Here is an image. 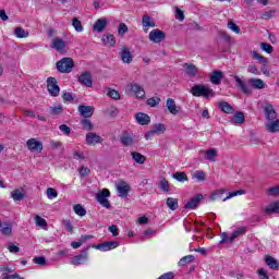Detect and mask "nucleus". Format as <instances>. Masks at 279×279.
Wrapping results in <instances>:
<instances>
[{
  "instance_id": "1",
  "label": "nucleus",
  "mask_w": 279,
  "mask_h": 279,
  "mask_svg": "<svg viewBox=\"0 0 279 279\" xmlns=\"http://www.w3.org/2000/svg\"><path fill=\"white\" fill-rule=\"evenodd\" d=\"M191 93L194 97H204L205 99H208V97H215V90H213L208 85H194L191 88Z\"/></svg>"
},
{
  "instance_id": "2",
  "label": "nucleus",
  "mask_w": 279,
  "mask_h": 279,
  "mask_svg": "<svg viewBox=\"0 0 279 279\" xmlns=\"http://www.w3.org/2000/svg\"><path fill=\"white\" fill-rule=\"evenodd\" d=\"M73 66H75V61L69 57H64L57 62V71H59V73H71Z\"/></svg>"
},
{
  "instance_id": "3",
  "label": "nucleus",
  "mask_w": 279,
  "mask_h": 279,
  "mask_svg": "<svg viewBox=\"0 0 279 279\" xmlns=\"http://www.w3.org/2000/svg\"><path fill=\"white\" fill-rule=\"evenodd\" d=\"M243 234H245V227H241L239 229H236L235 231H233L231 233V236L229 238L228 233L223 232L221 234V241L219 242V244H223V243H232L234 241V239H239V236H243Z\"/></svg>"
},
{
  "instance_id": "4",
  "label": "nucleus",
  "mask_w": 279,
  "mask_h": 279,
  "mask_svg": "<svg viewBox=\"0 0 279 279\" xmlns=\"http://www.w3.org/2000/svg\"><path fill=\"white\" fill-rule=\"evenodd\" d=\"M47 88L51 97H58L60 95V86H58V80L56 77L50 76L47 78Z\"/></svg>"
},
{
  "instance_id": "5",
  "label": "nucleus",
  "mask_w": 279,
  "mask_h": 279,
  "mask_svg": "<svg viewBox=\"0 0 279 279\" xmlns=\"http://www.w3.org/2000/svg\"><path fill=\"white\" fill-rule=\"evenodd\" d=\"M106 197H110V190H108V189L101 190L96 195V199H97L98 204H100V206H102L104 208H110V201H108V198H106Z\"/></svg>"
},
{
  "instance_id": "6",
  "label": "nucleus",
  "mask_w": 279,
  "mask_h": 279,
  "mask_svg": "<svg viewBox=\"0 0 279 279\" xmlns=\"http://www.w3.org/2000/svg\"><path fill=\"white\" fill-rule=\"evenodd\" d=\"M119 242L117 241H107L100 244H94V250H100V252H110V250H117Z\"/></svg>"
},
{
  "instance_id": "7",
  "label": "nucleus",
  "mask_w": 279,
  "mask_h": 279,
  "mask_svg": "<svg viewBox=\"0 0 279 279\" xmlns=\"http://www.w3.org/2000/svg\"><path fill=\"white\" fill-rule=\"evenodd\" d=\"M148 38H149L150 43L158 44V43H162V40H165V38H167V34H165V32H162L158 28H155L149 33Z\"/></svg>"
},
{
  "instance_id": "8",
  "label": "nucleus",
  "mask_w": 279,
  "mask_h": 279,
  "mask_svg": "<svg viewBox=\"0 0 279 279\" xmlns=\"http://www.w3.org/2000/svg\"><path fill=\"white\" fill-rule=\"evenodd\" d=\"M202 199H204V195L196 194L184 205L185 210H195V208H197V206H199L202 203Z\"/></svg>"
},
{
  "instance_id": "9",
  "label": "nucleus",
  "mask_w": 279,
  "mask_h": 279,
  "mask_svg": "<svg viewBox=\"0 0 279 279\" xmlns=\"http://www.w3.org/2000/svg\"><path fill=\"white\" fill-rule=\"evenodd\" d=\"M128 88L137 97V99H143L145 97V89L137 83H131Z\"/></svg>"
},
{
  "instance_id": "10",
  "label": "nucleus",
  "mask_w": 279,
  "mask_h": 279,
  "mask_svg": "<svg viewBox=\"0 0 279 279\" xmlns=\"http://www.w3.org/2000/svg\"><path fill=\"white\" fill-rule=\"evenodd\" d=\"M120 58L124 64H131L132 60H134V56H132V52L128 46L122 47Z\"/></svg>"
},
{
  "instance_id": "11",
  "label": "nucleus",
  "mask_w": 279,
  "mask_h": 279,
  "mask_svg": "<svg viewBox=\"0 0 279 279\" xmlns=\"http://www.w3.org/2000/svg\"><path fill=\"white\" fill-rule=\"evenodd\" d=\"M88 260V247L83 248L80 255L73 257L71 264L72 265H82V263H86Z\"/></svg>"
},
{
  "instance_id": "12",
  "label": "nucleus",
  "mask_w": 279,
  "mask_h": 279,
  "mask_svg": "<svg viewBox=\"0 0 279 279\" xmlns=\"http://www.w3.org/2000/svg\"><path fill=\"white\" fill-rule=\"evenodd\" d=\"M78 112L83 119H90L95 113V107L81 105L78 106Z\"/></svg>"
},
{
  "instance_id": "13",
  "label": "nucleus",
  "mask_w": 279,
  "mask_h": 279,
  "mask_svg": "<svg viewBox=\"0 0 279 279\" xmlns=\"http://www.w3.org/2000/svg\"><path fill=\"white\" fill-rule=\"evenodd\" d=\"M26 147L29 151H43V142L37 141L36 138H29L26 142Z\"/></svg>"
},
{
  "instance_id": "14",
  "label": "nucleus",
  "mask_w": 279,
  "mask_h": 279,
  "mask_svg": "<svg viewBox=\"0 0 279 279\" xmlns=\"http://www.w3.org/2000/svg\"><path fill=\"white\" fill-rule=\"evenodd\" d=\"M233 80L235 81L238 88H240L244 95H252V89L247 86L245 81L241 80L238 75H234Z\"/></svg>"
},
{
  "instance_id": "15",
  "label": "nucleus",
  "mask_w": 279,
  "mask_h": 279,
  "mask_svg": "<svg viewBox=\"0 0 279 279\" xmlns=\"http://www.w3.org/2000/svg\"><path fill=\"white\" fill-rule=\"evenodd\" d=\"M78 82H81L83 86L90 88L93 87V75L90 74V72H84L78 76Z\"/></svg>"
},
{
  "instance_id": "16",
  "label": "nucleus",
  "mask_w": 279,
  "mask_h": 279,
  "mask_svg": "<svg viewBox=\"0 0 279 279\" xmlns=\"http://www.w3.org/2000/svg\"><path fill=\"white\" fill-rule=\"evenodd\" d=\"M51 48L56 49V51L62 52L66 48V41L60 37H54L52 39Z\"/></svg>"
},
{
  "instance_id": "17",
  "label": "nucleus",
  "mask_w": 279,
  "mask_h": 279,
  "mask_svg": "<svg viewBox=\"0 0 279 279\" xmlns=\"http://www.w3.org/2000/svg\"><path fill=\"white\" fill-rule=\"evenodd\" d=\"M120 143L124 147H130L134 145V136H132V134H130L128 131H124L122 132V136L120 137Z\"/></svg>"
},
{
  "instance_id": "18",
  "label": "nucleus",
  "mask_w": 279,
  "mask_h": 279,
  "mask_svg": "<svg viewBox=\"0 0 279 279\" xmlns=\"http://www.w3.org/2000/svg\"><path fill=\"white\" fill-rule=\"evenodd\" d=\"M264 112L268 121H275V119L278 117V113H276V109H274V105L271 104H266Z\"/></svg>"
},
{
  "instance_id": "19",
  "label": "nucleus",
  "mask_w": 279,
  "mask_h": 279,
  "mask_svg": "<svg viewBox=\"0 0 279 279\" xmlns=\"http://www.w3.org/2000/svg\"><path fill=\"white\" fill-rule=\"evenodd\" d=\"M86 143L87 145H97L99 143H104V138L97 135V133L89 132L86 134Z\"/></svg>"
},
{
  "instance_id": "20",
  "label": "nucleus",
  "mask_w": 279,
  "mask_h": 279,
  "mask_svg": "<svg viewBox=\"0 0 279 279\" xmlns=\"http://www.w3.org/2000/svg\"><path fill=\"white\" fill-rule=\"evenodd\" d=\"M142 25H143L145 34H147V32H149V27H156V22H154V20H151V16L144 15L142 17Z\"/></svg>"
},
{
  "instance_id": "21",
  "label": "nucleus",
  "mask_w": 279,
  "mask_h": 279,
  "mask_svg": "<svg viewBox=\"0 0 279 279\" xmlns=\"http://www.w3.org/2000/svg\"><path fill=\"white\" fill-rule=\"evenodd\" d=\"M223 80V72L219 70H214L210 75V82L211 84H215L216 86H219L221 84V81Z\"/></svg>"
},
{
  "instance_id": "22",
  "label": "nucleus",
  "mask_w": 279,
  "mask_h": 279,
  "mask_svg": "<svg viewBox=\"0 0 279 279\" xmlns=\"http://www.w3.org/2000/svg\"><path fill=\"white\" fill-rule=\"evenodd\" d=\"M135 119L140 125H149L151 118L147 113L138 112L135 114Z\"/></svg>"
},
{
  "instance_id": "23",
  "label": "nucleus",
  "mask_w": 279,
  "mask_h": 279,
  "mask_svg": "<svg viewBox=\"0 0 279 279\" xmlns=\"http://www.w3.org/2000/svg\"><path fill=\"white\" fill-rule=\"evenodd\" d=\"M107 25H108V20L98 19L96 21V23L94 24V32H98L99 34H101V32H104V29H106Z\"/></svg>"
},
{
  "instance_id": "24",
  "label": "nucleus",
  "mask_w": 279,
  "mask_h": 279,
  "mask_svg": "<svg viewBox=\"0 0 279 279\" xmlns=\"http://www.w3.org/2000/svg\"><path fill=\"white\" fill-rule=\"evenodd\" d=\"M231 123H233V125L245 123V114L242 111L235 112L231 118Z\"/></svg>"
},
{
  "instance_id": "25",
  "label": "nucleus",
  "mask_w": 279,
  "mask_h": 279,
  "mask_svg": "<svg viewBox=\"0 0 279 279\" xmlns=\"http://www.w3.org/2000/svg\"><path fill=\"white\" fill-rule=\"evenodd\" d=\"M248 84L257 90H263V88H265V81L260 78H248Z\"/></svg>"
},
{
  "instance_id": "26",
  "label": "nucleus",
  "mask_w": 279,
  "mask_h": 279,
  "mask_svg": "<svg viewBox=\"0 0 279 279\" xmlns=\"http://www.w3.org/2000/svg\"><path fill=\"white\" fill-rule=\"evenodd\" d=\"M265 263L270 269L278 270L279 269V263L274 256L267 255L265 257Z\"/></svg>"
},
{
  "instance_id": "27",
  "label": "nucleus",
  "mask_w": 279,
  "mask_h": 279,
  "mask_svg": "<svg viewBox=\"0 0 279 279\" xmlns=\"http://www.w3.org/2000/svg\"><path fill=\"white\" fill-rule=\"evenodd\" d=\"M11 197L14 202H23L25 199V192L23 190H13L11 192Z\"/></svg>"
},
{
  "instance_id": "28",
  "label": "nucleus",
  "mask_w": 279,
  "mask_h": 279,
  "mask_svg": "<svg viewBox=\"0 0 279 279\" xmlns=\"http://www.w3.org/2000/svg\"><path fill=\"white\" fill-rule=\"evenodd\" d=\"M118 193H120V197H128V194L130 193V185H128L125 182H121L117 187Z\"/></svg>"
},
{
  "instance_id": "29",
  "label": "nucleus",
  "mask_w": 279,
  "mask_h": 279,
  "mask_svg": "<svg viewBox=\"0 0 279 279\" xmlns=\"http://www.w3.org/2000/svg\"><path fill=\"white\" fill-rule=\"evenodd\" d=\"M218 107L220 108V110H222V112H225L226 114H232L234 112V107L231 106L230 104H228L227 101H220L218 104Z\"/></svg>"
},
{
  "instance_id": "30",
  "label": "nucleus",
  "mask_w": 279,
  "mask_h": 279,
  "mask_svg": "<svg viewBox=\"0 0 279 279\" xmlns=\"http://www.w3.org/2000/svg\"><path fill=\"white\" fill-rule=\"evenodd\" d=\"M183 66L185 68V73L190 77H195V75H197V66H195V64H193V63H184Z\"/></svg>"
},
{
  "instance_id": "31",
  "label": "nucleus",
  "mask_w": 279,
  "mask_h": 279,
  "mask_svg": "<svg viewBox=\"0 0 279 279\" xmlns=\"http://www.w3.org/2000/svg\"><path fill=\"white\" fill-rule=\"evenodd\" d=\"M218 156L219 155L217 154V149L210 148V149H207L205 153V160H209L210 162H216Z\"/></svg>"
},
{
  "instance_id": "32",
  "label": "nucleus",
  "mask_w": 279,
  "mask_h": 279,
  "mask_svg": "<svg viewBox=\"0 0 279 279\" xmlns=\"http://www.w3.org/2000/svg\"><path fill=\"white\" fill-rule=\"evenodd\" d=\"M102 43L109 47H114V45H117V39L114 38V35L107 34L102 36Z\"/></svg>"
},
{
  "instance_id": "33",
  "label": "nucleus",
  "mask_w": 279,
  "mask_h": 279,
  "mask_svg": "<svg viewBox=\"0 0 279 279\" xmlns=\"http://www.w3.org/2000/svg\"><path fill=\"white\" fill-rule=\"evenodd\" d=\"M166 106L170 112V114H178V107L175 106V100L173 98H168Z\"/></svg>"
},
{
  "instance_id": "34",
  "label": "nucleus",
  "mask_w": 279,
  "mask_h": 279,
  "mask_svg": "<svg viewBox=\"0 0 279 279\" xmlns=\"http://www.w3.org/2000/svg\"><path fill=\"white\" fill-rule=\"evenodd\" d=\"M131 156L133 160L137 162V165H145V160H147V158L144 155L137 151L131 153Z\"/></svg>"
},
{
  "instance_id": "35",
  "label": "nucleus",
  "mask_w": 279,
  "mask_h": 279,
  "mask_svg": "<svg viewBox=\"0 0 279 279\" xmlns=\"http://www.w3.org/2000/svg\"><path fill=\"white\" fill-rule=\"evenodd\" d=\"M266 215H279V203H272L265 209Z\"/></svg>"
},
{
  "instance_id": "36",
  "label": "nucleus",
  "mask_w": 279,
  "mask_h": 279,
  "mask_svg": "<svg viewBox=\"0 0 279 279\" xmlns=\"http://www.w3.org/2000/svg\"><path fill=\"white\" fill-rule=\"evenodd\" d=\"M271 122L266 125L268 132L271 134H275L276 132H279V121L278 120H270Z\"/></svg>"
},
{
  "instance_id": "37",
  "label": "nucleus",
  "mask_w": 279,
  "mask_h": 279,
  "mask_svg": "<svg viewBox=\"0 0 279 279\" xmlns=\"http://www.w3.org/2000/svg\"><path fill=\"white\" fill-rule=\"evenodd\" d=\"M166 206H168L170 210H175L177 208H179L178 198L168 197L166 199Z\"/></svg>"
},
{
  "instance_id": "38",
  "label": "nucleus",
  "mask_w": 279,
  "mask_h": 279,
  "mask_svg": "<svg viewBox=\"0 0 279 279\" xmlns=\"http://www.w3.org/2000/svg\"><path fill=\"white\" fill-rule=\"evenodd\" d=\"M81 125L83 130H86V132H93V130L95 129V125H93V122L86 118L81 120Z\"/></svg>"
},
{
  "instance_id": "39",
  "label": "nucleus",
  "mask_w": 279,
  "mask_h": 279,
  "mask_svg": "<svg viewBox=\"0 0 279 279\" xmlns=\"http://www.w3.org/2000/svg\"><path fill=\"white\" fill-rule=\"evenodd\" d=\"M251 58H252V60H258V62L260 64H267L269 62V60L267 58L260 56L256 51L251 52Z\"/></svg>"
},
{
  "instance_id": "40",
  "label": "nucleus",
  "mask_w": 279,
  "mask_h": 279,
  "mask_svg": "<svg viewBox=\"0 0 279 279\" xmlns=\"http://www.w3.org/2000/svg\"><path fill=\"white\" fill-rule=\"evenodd\" d=\"M73 210L75 215H78V217H86V208L82 206V204H76L73 206Z\"/></svg>"
},
{
  "instance_id": "41",
  "label": "nucleus",
  "mask_w": 279,
  "mask_h": 279,
  "mask_svg": "<svg viewBox=\"0 0 279 279\" xmlns=\"http://www.w3.org/2000/svg\"><path fill=\"white\" fill-rule=\"evenodd\" d=\"M172 178L178 182H189V177H186V172H174Z\"/></svg>"
},
{
  "instance_id": "42",
  "label": "nucleus",
  "mask_w": 279,
  "mask_h": 279,
  "mask_svg": "<svg viewBox=\"0 0 279 279\" xmlns=\"http://www.w3.org/2000/svg\"><path fill=\"white\" fill-rule=\"evenodd\" d=\"M64 108L62 107V105H56L53 107H50V114H52V117H58V114H62Z\"/></svg>"
},
{
  "instance_id": "43",
  "label": "nucleus",
  "mask_w": 279,
  "mask_h": 279,
  "mask_svg": "<svg viewBox=\"0 0 279 279\" xmlns=\"http://www.w3.org/2000/svg\"><path fill=\"white\" fill-rule=\"evenodd\" d=\"M193 260H195V256L186 255L179 260V265H180V267H184V266L189 265L190 263H193Z\"/></svg>"
},
{
  "instance_id": "44",
  "label": "nucleus",
  "mask_w": 279,
  "mask_h": 279,
  "mask_svg": "<svg viewBox=\"0 0 279 279\" xmlns=\"http://www.w3.org/2000/svg\"><path fill=\"white\" fill-rule=\"evenodd\" d=\"M151 130L155 134H165V132L167 131V126L162 123H156Z\"/></svg>"
},
{
  "instance_id": "45",
  "label": "nucleus",
  "mask_w": 279,
  "mask_h": 279,
  "mask_svg": "<svg viewBox=\"0 0 279 279\" xmlns=\"http://www.w3.org/2000/svg\"><path fill=\"white\" fill-rule=\"evenodd\" d=\"M14 35L16 38H27L29 36V32L23 29L22 27H16L14 31Z\"/></svg>"
},
{
  "instance_id": "46",
  "label": "nucleus",
  "mask_w": 279,
  "mask_h": 279,
  "mask_svg": "<svg viewBox=\"0 0 279 279\" xmlns=\"http://www.w3.org/2000/svg\"><path fill=\"white\" fill-rule=\"evenodd\" d=\"M192 178H195L197 182H204L206 180V172L197 170L192 174Z\"/></svg>"
},
{
  "instance_id": "47",
  "label": "nucleus",
  "mask_w": 279,
  "mask_h": 279,
  "mask_svg": "<svg viewBox=\"0 0 279 279\" xmlns=\"http://www.w3.org/2000/svg\"><path fill=\"white\" fill-rule=\"evenodd\" d=\"M4 226L0 231L4 236H10L12 234V222H4Z\"/></svg>"
},
{
  "instance_id": "48",
  "label": "nucleus",
  "mask_w": 279,
  "mask_h": 279,
  "mask_svg": "<svg viewBox=\"0 0 279 279\" xmlns=\"http://www.w3.org/2000/svg\"><path fill=\"white\" fill-rule=\"evenodd\" d=\"M72 25L75 29V32H84V26H82V21H80L77 17H74L72 20Z\"/></svg>"
},
{
  "instance_id": "49",
  "label": "nucleus",
  "mask_w": 279,
  "mask_h": 279,
  "mask_svg": "<svg viewBox=\"0 0 279 279\" xmlns=\"http://www.w3.org/2000/svg\"><path fill=\"white\" fill-rule=\"evenodd\" d=\"M33 263H35V265H39L40 267H46L47 258L45 256H36L33 258Z\"/></svg>"
},
{
  "instance_id": "50",
  "label": "nucleus",
  "mask_w": 279,
  "mask_h": 279,
  "mask_svg": "<svg viewBox=\"0 0 279 279\" xmlns=\"http://www.w3.org/2000/svg\"><path fill=\"white\" fill-rule=\"evenodd\" d=\"M159 189L160 191H163V193H169V181L167 179L162 178L159 182Z\"/></svg>"
},
{
  "instance_id": "51",
  "label": "nucleus",
  "mask_w": 279,
  "mask_h": 279,
  "mask_svg": "<svg viewBox=\"0 0 279 279\" xmlns=\"http://www.w3.org/2000/svg\"><path fill=\"white\" fill-rule=\"evenodd\" d=\"M227 26L231 32H234V34H241V28L234 23V21H229Z\"/></svg>"
},
{
  "instance_id": "52",
  "label": "nucleus",
  "mask_w": 279,
  "mask_h": 279,
  "mask_svg": "<svg viewBox=\"0 0 279 279\" xmlns=\"http://www.w3.org/2000/svg\"><path fill=\"white\" fill-rule=\"evenodd\" d=\"M35 223L39 228H47V220H45V218H43V217H40L38 215L35 216Z\"/></svg>"
},
{
  "instance_id": "53",
  "label": "nucleus",
  "mask_w": 279,
  "mask_h": 279,
  "mask_svg": "<svg viewBox=\"0 0 279 279\" xmlns=\"http://www.w3.org/2000/svg\"><path fill=\"white\" fill-rule=\"evenodd\" d=\"M236 195H245V190L230 192L228 196L223 198V202H227V199H231V197H236Z\"/></svg>"
},
{
  "instance_id": "54",
  "label": "nucleus",
  "mask_w": 279,
  "mask_h": 279,
  "mask_svg": "<svg viewBox=\"0 0 279 279\" xmlns=\"http://www.w3.org/2000/svg\"><path fill=\"white\" fill-rule=\"evenodd\" d=\"M223 193H226V190H223V189L216 190L214 193L210 194L209 199L211 202H215V199H217L218 197H221V195H223Z\"/></svg>"
},
{
  "instance_id": "55",
  "label": "nucleus",
  "mask_w": 279,
  "mask_h": 279,
  "mask_svg": "<svg viewBox=\"0 0 279 279\" xmlns=\"http://www.w3.org/2000/svg\"><path fill=\"white\" fill-rule=\"evenodd\" d=\"M130 29L128 28V25H125V23H120L118 25V34L120 36H125V34H128Z\"/></svg>"
},
{
  "instance_id": "56",
  "label": "nucleus",
  "mask_w": 279,
  "mask_h": 279,
  "mask_svg": "<svg viewBox=\"0 0 279 279\" xmlns=\"http://www.w3.org/2000/svg\"><path fill=\"white\" fill-rule=\"evenodd\" d=\"M147 106H150V108H156V106H158V104H160V98L158 97H153V98H148L146 100Z\"/></svg>"
},
{
  "instance_id": "57",
  "label": "nucleus",
  "mask_w": 279,
  "mask_h": 279,
  "mask_svg": "<svg viewBox=\"0 0 279 279\" xmlns=\"http://www.w3.org/2000/svg\"><path fill=\"white\" fill-rule=\"evenodd\" d=\"M46 193L48 199H56V197H58V191H56L53 187H48Z\"/></svg>"
},
{
  "instance_id": "58",
  "label": "nucleus",
  "mask_w": 279,
  "mask_h": 279,
  "mask_svg": "<svg viewBox=\"0 0 279 279\" xmlns=\"http://www.w3.org/2000/svg\"><path fill=\"white\" fill-rule=\"evenodd\" d=\"M260 47L266 53H274V46H271L270 44L262 43Z\"/></svg>"
},
{
  "instance_id": "59",
  "label": "nucleus",
  "mask_w": 279,
  "mask_h": 279,
  "mask_svg": "<svg viewBox=\"0 0 279 279\" xmlns=\"http://www.w3.org/2000/svg\"><path fill=\"white\" fill-rule=\"evenodd\" d=\"M108 97L111 99H121V94H119L116 89L109 88V92L107 93Z\"/></svg>"
},
{
  "instance_id": "60",
  "label": "nucleus",
  "mask_w": 279,
  "mask_h": 279,
  "mask_svg": "<svg viewBox=\"0 0 279 279\" xmlns=\"http://www.w3.org/2000/svg\"><path fill=\"white\" fill-rule=\"evenodd\" d=\"M78 173L81 178H86V175H90V169L88 167L83 166L78 169Z\"/></svg>"
},
{
  "instance_id": "61",
  "label": "nucleus",
  "mask_w": 279,
  "mask_h": 279,
  "mask_svg": "<svg viewBox=\"0 0 279 279\" xmlns=\"http://www.w3.org/2000/svg\"><path fill=\"white\" fill-rule=\"evenodd\" d=\"M62 99L63 101H73V99H75V96H73V94L69 92H63Z\"/></svg>"
},
{
  "instance_id": "62",
  "label": "nucleus",
  "mask_w": 279,
  "mask_h": 279,
  "mask_svg": "<svg viewBox=\"0 0 279 279\" xmlns=\"http://www.w3.org/2000/svg\"><path fill=\"white\" fill-rule=\"evenodd\" d=\"M62 226L68 230V232H73V223L70 220H62Z\"/></svg>"
},
{
  "instance_id": "63",
  "label": "nucleus",
  "mask_w": 279,
  "mask_h": 279,
  "mask_svg": "<svg viewBox=\"0 0 279 279\" xmlns=\"http://www.w3.org/2000/svg\"><path fill=\"white\" fill-rule=\"evenodd\" d=\"M248 73H253V75H260V71H258V68H256L254 64H250L247 66Z\"/></svg>"
},
{
  "instance_id": "64",
  "label": "nucleus",
  "mask_w": 279,
  "mask_h": 279,
  "mask_svg": "<svg viewBox=\"0 0 279 279\" xmlns=\"http://www.w3.org/2000/svg\"><path fill=\"white\" fill-rule=\"evenodd\" d=\"M173 278H175V275L173 272H166L157 279H173Z\"/></svg>"
}]
</instances>
